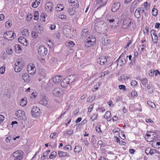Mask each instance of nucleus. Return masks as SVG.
Segmentation results:
<instances>
[{
    "instance_id": "nucleus-23",
    "label": "nucleus",
    "mask_w": 160,
    "mask_h": 160,
    "mask_svg": "<svg viewBox=\"0 0 160 160\" xmlns=\"http://www.w3.org/2000/svg\"><path fill=\"white\" fill-rule=\"evenodd\" d=\"M58 154L59 155L60 158H62L64 156L69 157L70 155H68L67 152H64L61 151H59L58 152Z\"/></svg>"
},
{
    "instance_id": "nucleus-41",
    "label": "nucleus",
    "mask_w": 160,
    "mask_h": 160,
    "mask_svg": "<svg viewBox=\"0 0 160 160\" xmlns=\"http://www.w3.org/2000/svg\"><path fill=\"white\" fill-rule=\"evenodd\" d=\"M98 117V115L97 114L93 113L91 117V120L93 121L97 118Z\"/></svg>"
},
{
    "instance_id": "nucleus-56",
    "label": "nucleus",
    "mask_w": 160,
    "mask_h": 160,
    "mask_svg": "<svg viewBox=\"0 0 160 160\" xmlns=\"http://www.w3.org/2000/svg\"><path fill=\"white\" fill-rule=\"evenodd\" d=\"M5 25H6V26L7 28H10L11 27V26H12V23H11L9 21H7L6 22V23H5Z\"/></svg>"
},
{
    "instance_id": "nucleus-34",
    "label": "nucleus",
    "mask_w": 160,
    "mask_h": 160,
    "mask_svg": "<svg viewBox=\"0 0 160 160\" xmlns=\"http://www.w3.org/2000/svg\"><path fill=\"white\" fill-rule=\"evenodd\" d=\"M64 7L61 4H58L56 8V10L57 11H60L64 9Z\"/></svg>"
},
{
    "instance_id": "nucleus-47",
    "label": "nucleus",
    "mask_w": 160,
    "mask_h": 160,
    "mask_svg": "<svg viewBox=\"0 0 160 160\" xmlns=\"http://www.w3.org/2000/svg\"><path fill=\"white\" fill-rule=\"evenodd\" d=\"M98 144L100 145L101 147L105 146V143L101 140H99L98 142Z\"/></svg>"
},
{
    "instance_id": "nucleus-1",
    "label": "nucleus",
    "mask_w": 160,
    "mask_h": 160,
    "mask_svg": "<svg viewBox=\"0 0 160 160\" xmlns=\"http://www.w3.org/2000/svg\"><path fill=\"white\" fill-rule=\"evenodd\" d=\"M23 157V152L21 151H17L13 153L11 158H13L14 160H21Z\"/></svg>"
},
{
    "instance_id": "nucleus-24",
    "label": "nucleus",
    "mask_w": 160,
    "mask_h": 160,
    "mask_svg": "<svg viewBox=\"0 0 160 160\" xmlns=\"http://www.w3.org/2000/svg\"><path fill=\"white\" fill-rule=\"evenodd\" d=\"M21 33L22 35L25 37H27L29 34V32L27 29L26 28H22L21 30Z\"/></svg>"
},
{
    "instance_id": "nucleus-63",
    "label": "nucleus",
    "mask_w": 160,
    "mask_h": 160,
    "mask_svg": "<svg viewBox=\"0 0 160 160\" xmlns=\"http://www.w3.org/2000/svg\"><path fill=\"white\" fill-rule=\"evenodd\" d=\"M4 118V117L3 115H0V123L3 122Z\"/></svg>"
},
{
    "instance_id": "nucleus-42",
    "label": "nucleus",
    "mask_w": 160,
    "mask_h": 160,
    "mask_svg": "<svg viewBox=\"0 0 160 160\" xmlns=\"http://www.w3.org/2000/svg\"><path fill=\"white\" fill-rule=\"evenodd\" d=\"M158 10L156 8H153L152 11V15L155 16H156L158 14Z\"/></svg>"
},
{
    "instance_id": "nucleus-10",
    "label": "nucleus",
    "mask_w": 160,
    "mask_h": 160,
    "mask_svg": "<svg viewBox=\"0 0 160 160\" xmlns=\"http://www.w3.org/2000/svg\"><path fill=\"white\" fill-rule=\"evenodd\" d=\"M39 102V104L43 106H47L48 104V101L47 98L44 95L41 96Z\"/></svg>"
},
{
    "instance_id": "nucleus-6",
    "label": "nucleus",
    "mask_w": 160,
    "mask_h": 160,
    "mask_svg": "<svg viewBox=\"0 0 160 160\" xmlns=\"http://www.w3.org/2000/svg\"><path fill=\"white\" fill-rule=\"evenodd\" d=\"M27 70L28 73L31 75H33L36 72V69L33 64L30 63L27 66Z\"/></svg>"
},
{
    "instance_id": "nucleus-54",
    "label": "nucleus",
    "mask_w": 160,
    "mask_h": 160,
    "mask_svg": "<svg viewBox=\"0 0 160 160\" xmlns=\"http://www.w3.org/2000/svg\"><path fill=\"white\" fill-rule=\"evenodd\" d=\"M150 149L151 148H147L146 149L145 152L147 155H148L150 154Z\"/></svg>"
},
{
    "instance_id": "nucleus-58",
    "label": "nucleus",
    "mask_w": 160,
    "mask_h": 160,
    "mask_svg": "<svg viewBox=\"0 0 160 160\" xmlns=\"http://www.w3.org/2000/svg\"><path fill=\"white\" fill-rule=\"evenodd\" d=\"M100 126L97 125L95 127L96 131L99 133L102 132L100 129Z\"/></svg>"
},
{
    "instance_id": "nucleus-59",
    "label": "nucleus",
    "mask_w": 160,
    "mask_h": 160,
    "mask_svg": "<svg viewBox=\"0 0 160 160\" xmlns=\"http://www.w3.org/2000/svg\"><path fill=\"white\" fill-rule=\"evenodd\" d=\"M137 92L135 91H132L131 92V96L132 97H135L137 96Z\"/></svg>"
},
{
    "instance_id": "nucleus-4",
    "label": "nucleus",
    "mask_w": 160,
    "mask_h": 160,
    "mask_svg": "<svg viewBox=\"0 0 160 160\" xmlns=\"http://www.w3.org/2000/svg\"><path fill=\"white\" fill-rule=\"evenodd\" d=\"M133 23L132 21L128 18H126L123 21L122 28L123 29L131 28V24Z\"/></svg>"
},
{
    "instance_id": "nucleus-53",
    "label": "nucleus",
    "mask_w": 160,
    "mask_h": 160,
    "mask_svg": "<svg viewBox=\"0 0 160 160\" xmlns=\"http://www.w3.org/2000/svg\"><path fill=\"white\" fill-rule=\"evenodd\" d=\"M64 150H65L66 149L68 150H71L72 149V147L71 145H66L64 148Z\"/></svg>"
},
{
    "instance_id": "nucleus-38",
    "label": "nucleus",
    "mask_w": 160,
    "mask_h": 160,
    "mask_svg": "<svg viewBox=\"0 0 160 160\" xmlns=\"http://www.w3.org/2000/svg\"><path fill=\"white\" fill-rule=\"evenodd\" d=\"M39 74L40 76L44 78L45 77L46 74L44 72V70L42 69H40L39 70Z\"/></svg>"
},
{
    "instance_id": "nucleus-3",
    "label": "nucleus",
    "mask_w": 160,
    "mask_h": 160,
    "mask_svg": "<svg viewBox=\"0 0 160 160\" xmlns=\"http://www.w3.org/2000/svg\"><path fill=\"white\" fill-rule=\"evenodd\" d=\"M14 36H15V34L12 31L7 32L4 33L3 35L4 38L8 40H12L14 38Z\"/></svg>"
},
{
    "instance_id": "nucleus-25",
    "label": "nucleus",
    "mask_w": 160,
    "mask_h": 160,
    "mask_svg": "<svg viewBox=\"0 0 160 160\" xmlns=\"http://www.w3.org/2000/svg\"><path fill=\"white\" fill-rule=\"evenodd\" d=\"M89 34L88 31L87 29H84L82 30L81 36L83 37H87Z\"/></svg>"
},
{
    "instance_id": "nucleus-52",
    "label": "nucleus",
    "mask_w": 160,
    "mask_h": 160,
    "mask_svg": "<svg viewBox=\"0 0 160 160\" xmlns=\"http://www.w3.org/2000/svg\"><path fill=\"white\" fill-rule=\"evenodd\" d=\"M146 47V45L145 44H144V43L142 44V45H141L142 48H141V50L140 51V52L142 53L144 52V48H145Z\"/></svg>"
},
{
    "instance_id": "nucleus-44",
    "label": "nucleus",
    "mask_w": 160,
    "mask_h": 160,
    "mask_svg": "<svg viewBox=\"0 0 160 160\" xmlns=\"http://www.w3.org/2000/svg\"><path fill=\"white\" fill-rule=\"evenodd\" d=\"M66 43H67V45L68 46H71V47H72L74 46V43L72 41H69L67 42H66ZM67 45V43H66Z\"/></svg>"
},
{
    "instance_id": "nucleus-14",
    "label": "nucleus",
    "mask_w": 160,
    "mask_h": 160,
    "mask_svg": "<svg viewBox=\"0 0 160 160\" xmlns=\"http://www.w3.org/2000/svg\"><path fill=\"white\" fill-rule=\"evenodd\" d=\"M120 4L119 2H116L114 3L112 6V11L113 12H115L117 11L119 8Z\"/></svg>"
},
{
    "instance_id": "nucleus-62",
    "label": "nucleus",
    "mask_w": 160,
    "mask_h": 160,
    "mask_svg": "<svg viewBox=\"0 0 160 160\" xmlns=\"http://www.w3.org/2000/svg\"><path fill=\"white\" fill-rule=\"evenodd\" d=\"M54 36L57 38H58L60 36V34L58 32H56L54 34Z\"/></svg>"
},
{
    "instance_id": "nucleus-11",
    "label": "nucleus",
    "mask_w": 160,
    "mask_h": 160,
    "mask_svg": "<svg viewBox=\"0 0 160 160\" xmlns=\"http://www.w3.org/2000/svg\"><path fill=\"white\" fill-rule=\"evenodd\" d=\"M62 89L59 88H54L52 91L53 96L55 97H60L62 92Z\"/></svg>"
},
{
    "instance_id": "nucleus-20",
    "label": "nucleus",
    "mask_w": 160,
    "mask_h": 160,
    "mask_svg": "<svg viewBox=\"0 0 160 160\" xmlns=\"http://www.w3.org/2000/svg\"><path fill=\"white\" fill-rule=\"evenodd\" d=\"M68 2L70 6H72L75 8L78 7L79 4L77 3V0H68Z\"/></svg>"
},
{
    "instance_id": "nucleus-9",
    "label": "nucleus",
    "mask_w": 160,
    "mask_h": 160,
    "mask_svg": "<svg viewBox=\"0 0 160 160\" xmlns=\"http://www.w3.org/2000/svg\"><path fill=\"white\" fill-rule=\"evenodd\" d=\"M15 115L21 119H25V112L22 110H19L16 111L15 112Z\"/></svg>"
},
{
    "instance_id": "nucleus-57",
    "label": "nucleus",
    "mask_w": 160,
    "mask_h": 160,
    "mask_svg": "<svg viewBox=\"0 0 160 160\" xmlns=\"http://www.w3.org/2000/svg\"><path fill=\"white\" fill-rule=\"evenodd\" d=\"M7 52L8 54H11L12 53V50L10 48H8L7 50Z\"/></svg>"
},
{
    "instance_id": "nucleus-48",
    "label": "nucleus",
    "mask_w": 160,
    "mask_h": 160,
    "mask_svg": "<svg viewBox=\"0 0 160 160\" xmlns=\"http://www.w3.org/2000/svg\"><path fill=\"white\" fill-rule=\"evenodd\" d=\"M58 134L56 132H54L51 133L50 136V137L52 139L54 138L57 136Z\"/></svg>"
},
{
    "instance_id": "nucleus-64",
    "label": "nucleus",
    "mask_w": 160,
    "mask_h": 160,
    "mask_svg": "<svg viewBox=\"0 0 160 160\" xmlns=\"http://www.w3.org/2000/svg\"><path fill=\"white\" fill-rule=\"evenodd\" d=\"M93 104L91 105L89 107V108L88 109V111L89 112H91L93 109Z\"/></svg>"
},
{
    "instance_id": "nucleus-30",
    "label": "nucleus",
    "mask_w": 160,
    "mask_h": 160,
    "mask_svg": "<svg viewBox=\"0 0 160 160\" xmlns=\"http://www.w3.org/2000/svg\"><path fill=\"white\" fill-rule=\"evenodd\" d=\"M146 87L148 89H151L150 91H149V92L152 93L153 92L154 90V88L152 86V84H151V82H149V84H147V86Z\"/></svg>"
},
{
    "instance_id": "nucleus-21",
    "label": "nucleus",
    "mask_w": 160,
    "mask_h": 160,
    "mask_svg": "<svg viewBox=\"0 0 160 160\" xmlns=\"http://www.w3.org/2000/svg\"><path fill=\"white\" fill-rule=\"evenodd\" d=\"M22 78L24 81L26 82H29L31 80L30 77L29 75L27 73H23L22 75Z\"/></svg>"
},
{
    "instance_id": "nucleus-43",
    "label": "nucleus",
    "mask_w": 160,
    "mask_h": 160,
    "mask_svg": "<svg viewBox=\"0 0 160 160\" xmlns=\"http://www.w3.org/2000/svg\"><path fill=\"white\" fill-rule=\"evenodd\" d=\"M140 1L139 0H135L132 4V5L133 7L136 8L137 5L139 3Z\"/></svg>"
},
{
    "instance_id": "nucleus-61",
    "label": "nucleus",
    "mask_w": 160,
    "mask_h": 160,
    "mask_svg": "<svg viewBox=\"0 0 160 160\" xmlns=\"http://www.w3.org/2000/svg\"><path fill=\"white\" fill-rule=\"evenodd\" d=\"M47 152H44L43 153V155L42 156H41V158H42V159H44L45 158H46L47 157Z\"/></svg>"
},
{
    "instance_id": "nucleus-35",
    "label": "nucleus",
    "mask_w": 160,
    "mask_h": 160,
    "mask_svg": "<svg viewBox=\"0 0 160 160\" xmlns=\"http://www.w3.org/2000/svg\"><path fill=\"white\" fill-rule=\"evenodd\" d=\"M40 0H37L32 4V7L33 8H36L40 3Z\"/></svg>"
},
{
    "instance_id": "nucleus-60",
    "label": "nucleus",
    "mask_w": 160,
    "mask_h": 160,
    "mask_svg": "<svg viewBox=\"0 0 160 160\" xmlns=\"http://www.w3.org/2000/svg\"><path fill=\"white\" fill-rule=\"evenodd\" d=\"M143 32L145 35H148V28H146L143 29Z\"/></svg>"
},
{
    "instance_id": "nucleus-13",
    "label": "nucleus",
    "mask_w": 160,
    "mask_h": 160,
    "mask_svg": "<svg viewBox=\"0 0 160 160\" xmlns=\"http://www.w3.org/2000/svg\"><path fill=\"white\" fill-rule=\"evenodd\" d=\"M22 65L20 61H17L15 63V71L17 72H20L22 69Z\"/></svg>"
},
{
    "instance_id": "nucleus-51",
    "label": "nucleus",
    "mask_w": 160,
    "mask_h": 160,
    "mask_svg": "<svg viewBox=\"0 0 160 160\" xmlns=\"http://www.w3.org/2000/svg\"><path fill=\"white\" fill-rule=\"evenodd\" d=\"M144 7L146 10H147L149 8L150 5L148 4L147 2H146L144 3Z\"/></svg>"
},
{
    "instance_id": "nucleus-19",
    "label": "nucleus",
    "mask_w": 160,
    "mask_h": 160,
    "mask_svg": "<svg viewBox=\"0 0 160 160\" xmlns=\"http://www.w3.org/2000/svg\"><path fill=\"white\" fill-rule=\"evenodd\" d=\"M61 76H57L52 78V81L54 83L58 84L61 82Z\"/></svg>"
},
{
    "instance_id": "nucleus-18",
    "label": "nucleus",
    "mask_w": 160,
    "mask_h": 160,
    "mask_svg": "<svg viewBox=\"0 0 160 160\" xmlns=\"http://www.w3.org/2000/svg\"><path fill=\"white\" fill-rule=\"evenodd\" d=\"M61 85L62 87L64 88L67 87L68 85H70L66 77L61 82Z\"/></svg>"
},
{
    "instance_id": "nucleus-45",
    "label": "nucleus",
    "mask_w": 160,
    "mask_h": 160,
    "mask_svg": "<svg viewBox=\"0 0 160 160\" xmlns=\"http://www.w3.org/2000/svg\"><path fill=\"white\" fill-rule=\"evenodd\" d=\"M57 155V153L56 151H53L51 153L50 156L49 158H53L56 156Z\"/></svg>"
},
{
    "instance_id": "nucleus-22",
    "label": "nucleus",
    "mask_w": 160,
    "mask_h": 160,
    "mask_svg": "<svg viewBox=\"0 0 160 160\" xmlns=\"http://www.w3.org/2000/svg\"><path fill=\"white\" fill-rule=\"evenodd\" d=\"M111 113L110 111H107L106 112L104 118L106 119L108 121H110L112 119V117L111 116Z\"/></svg>"
},
{
    "instance_id": "nucleus-12",
    "label": "nucleus",
    "mask_w": 160,
    "mask_h": 160,
    "mask_svg": "<svg viewBox=\"0 0 160 160\" xmlns=\"http://www.w3.org/2000/svg\"><path fill=\"white\" fill-rule=\"evenodd\" d=\"M107 61L106 57L104 56H101L97 59V62L101 65L105 64L106 63Z\"/></svg>"
},
{
    "instance_id": "nucleus-37",
    "label": "nucleus",
    "mask_w": 160,
    "mask_h": 160,
    "mask_svg": "<svg viewBox=\"0 0 160 160\" xmlns=\"http://www.w3.org/2000/svg\"><path fill=\"white\" fill-rule=\"evenodd\" d=\"M140 80L141 82V83L145 87L146 86V85L148 83V80L146 78H141L140 79Z\"/></svg>"
},
{
    "instance_id": "nucleus-55",
    "label": "nucleus",
    "mask_w": 160,
    "mask_h": 160,
    "mask_svg": "<svg viewBox=\"0 0 160 160\" xmlns=\"http://www.w3.org/2000/svg\"><path fill=\"white\" fill-rule=\"evenodd\" d=\"M5 70V67H2L0 68V73L2 74L4 72Z\"/></svg>"
},
{
    "instance_id": "nucleus-17",
    "label": "nucleus",
    "mask_w": 160,
    "mask_h": 160,
    "mask_svg": "<svg viewBox=\"0 0 160 160\" xmlns=\"http://www.w3.org/2000/svg\"><path fill=\"white\" fill-rule=\"evenodd\" d=\"M18 41L20 43L26 46H27L28 44L27 40L23 37H20L18 38Z\"/></svg>"
},
{
    "instance_id": "nucleus-5",
    "label": "nucleus",
    "mask_w": 160,
    "mask_h": 160,
    "mask_svg": "<svg viewBox=\"0 0 160 160\" xmlns=\"http://www.w3.org/2000/svg\"><path fill=\"white\" fill-rule=\"evenodd\" d=\"M38 53L41 56H45L48 53V49L44 46L41 45L38 48Z\"/></svg>"
},
{
    "instance_id": "nucleus-15",
    "label": "nucleus",
    "mask_w": 160,
    "mask_h": 160,
    "mask_svg": "<svg viewBox=\"0 0 160 160\" xmlns=\"http://www.w3.org/2000/svg\"><path fill=\"white\" fill-rule=\"evenodd\" d=\"M53 6V4L51 2H47L45 5L46 10L49 12H52Z\"/></svg>"
},
{
    "instance_id": "nucleus-16",
    "label": "nucleus",
    "mask_w": 160,
    "mask_h": 160,
    "mask_svg": "<svg viewBox=\"0 0 160 160\" xmlns=\"http://www.w3.org/2000/svg\"><path fill=\"white\" fill-rule=\"evenodd\" d=\"M105 0H97V4H99V5L98 6L97 9H100L102 7L104 6L107 2V0H106L104 1Z\"/></svg>"
},
{
    "instance_id": "nucleus-40",
    "label": "nucleus",
    "mask_w": 160,
    "mask_h": 160,
    "mask_svg": "<svg viewBox=\"0 0 160 160\" xmlns=\"http://www.w3.org/2000/svg\"><path fill=\"white\" fill-rule=\"evenodd\" d=\"M147 104L152 108H156V106L155 104L150 101H148Z\"/></svg>"
},
{
    "instance_id": "nucleus-7",
    "label": "nucleus",
    "mask_w": 160,
    "mask_h": 160,
    "mask_svg": "<svg viewBox=\"0 0 160 160\" xmlns=\"http://www.w3.org/2000/svg\"><path fill=\"white\" fill-rule=\"evenodd\" d=\"M77 76L76 75H71L66 77L70 85L74 83L77 80Z\"/></svg>"
},
{
    "instance_id": "nucleus-33",
    "label": "nucleus",
    "mask_w": 160,
    "mask_h": 160,
    "mask_svg": "<svg viewBox=\"0 0 160 160\" xmlns=\"http://www.w3.org/2000/svg\"><path fill=\"white\" fill-rule=\"evenodd\" d=\"M152 140H151L150 142L153 141V140L158 141L160 140V137H158V135L156 133H154L153 134L152 137Z\"/></svg>"
},
{
    "instance_id": "nucleus-29",
    "label": "nucleus",
    "mask_w": 160,
    "mask_h": 160,
    "mask_svg": "<svg viewBox=\"0 0 160 160\" xmlns=\"http://www.w3.org/2000/svg\"><path fill=\"white\" fill-rule=\"evenodd\" d=\"M140 8H138L137 9L134 13L135 16L137 18H140L141 16L140 12Z\"/></svg>"
},
{
    "instance_id": "nucleus-49",
    "label": "nucleus",
    "mask_w": 160,
    "mask_h": 160,
    "mask_svg": "<svg viewBox=\"0 0 160 160\" xmlns=\"http://www.w3.org/2000/svg\"><path fill=\"white\" fill-rule=\"evenodd\" d=\"M118 88L119 89L121 90H123L124 91H125L126 90V86L124 85H120L118 86Z\"/></svg>"
},
{
    "instance_id": "nucleus-32",
    "label": "nucleus",
    "mask_w": 160,
    "mask_h": 160,
    "mask_svg": "<svg viewBox=\"0 0 160 160\" xmlns=\"http://www.w3.org/2000/svg\"><path fill=\"white\" fill-rule=\"evenodd\" d=\"M82 147L80 146H77L75 147L74 152L76 153H78L81 151Z\"/></svg>"
},
{
    "instance_id": "nucleus-2",
    "label": "nucleus",
    "mask_w": 160,
    "mask_h": 160,
    "mask_svg": "<svg viewBox=\"0 0 160 160\" xmlns=\"http://www.w3.org/2000/svg\"><path fill=\"white\" fill-rule=\"evenodd\" d=\"M96 39L94 37L91 36L89 37L85 43V45L86 47H89L93 46L95 42Z\"/></svg>"
},
{
    "instance_id": "nucleus-26",
    "label": "nucleus",
    "mask_w": 160,
    "mask_h": 160,
    "mask_svg": "<svg viewBox=\"0 0 160 160\" xmlns=\"http://www.w3.org/2000/svg\"><path fill=\"white\" fill-rule=\"evenodd\" d=\"M107 21H108V24L110 25V27H111L112 28H116L117 26L116 25H114L113 26L112 25V23H113L115 22V19L114 18H112V19H107Z\"/></svg>"
},
{
    "instance_id": "nucleus-28",
    "label": "nucleus",
    "mask_w": 160,
    "mask_h": 160,
    "mask_svg": "<svg viewBox=\"0 0 160 160\" xmlns=\"http://www.w3.org/2000/svg\"><path fill=\"white\" fill-rule=\"evenodd\" d=\"M27 99L26 97H24L22 98L20 102V105L21 106H24L26 105L27 103L26 101Z\"/></svg>"
},
{
    "instance_id": "nucleus-39",
    "label": "nucleus",
    "mask_w": 160,
    "mask_h": 160,
    "mask_svg": "<svg viewBox=\"0 0 160 160\" xmlns=\"http://www.w3.org/2000/svg\"><path fill=\"white\" fill-rule=\"evenodd\" d=\"M130 77L129 75L128 74H122L121 75V78H123V80H127Z\"/></svg>"
},
{
    "instance_id": "nucleus-46",
    "label": "nucleus",
    "mask_w": 160,
    "mask_h": 160,
    "mask_svg": "<svg viewBox=\"0 0 160 160\" xmlns=\"http://www.w3.org/2000/svg\"><path fill=\"white\" fill-rule=\"evenodd\" d=\"M38 11H35L34 13V17L35 20H38Z\"/></svg>"
},
{
    "instance_id": "nucleus-50",
    "label": "nucleus",
    "mask_w": 160,
    "mask_h": 160,
    "mask_svg": "<svg viewBox=\"0 0 160 160\" xmlns=\"http://www.w3.org/2000/svg\"><path fill=\"white\" fill-rule=\"evenodd\" d=\"M32 34L33 38H36L38 36V33L36 32L33 31L32 32Z\"/></svg>"
},
{
    "instance_id": "nucleus-27",
    "label": "nucleus",
    "mask_w": 160,
    "mask_h": 160,
    "mask_svg": "<svg viewBox=\"0 0 160 160\" xmlns=\"http://www.w3.org/2000/svg\"><path fill=\"white\" fill-rule=\"evenodd\" d=\"M14 48L16 53H19L21 51L22 46L21 45L16 44Z\"/></svg>"
},
{
    "instance_id": "nucleus-31",
    "label": "nucleus",
    "mask_w": 160,
    "mask_h": 160,
    "mask_svg": "<svg viewBox=\"0 0 160 160\" xmlns=\"http://www.w3.org/2000/svg\"><path fill=\"white\" fill-rule=\"evenodd\" d=\"M110 42L109 40H108L107 37L102 38V43L103 44L107 45Z\"/></svg>"
},
{
    "instance_id": "nucleus-8",
    "label": "nucleus",
    "mask_w": 160,
    "mask_h": 160,
    "mask_svg": "<svg viewBox=\"0 0 160 160\" xmlns=\"http://www.w3.org/2000/svg\"><path fill=\"white\" fill-rule=\"evenodd\" d=\"M40 109L37 107L33 108L31 111L32 116L34 118H36L39 116L40 113Z\"/></svg>"
},
{
    "instance_id": "nucleus-36",
    "label": "nucleus",
    "mask_w": 160,
    "mask_h": 160,
    "mask_svg": "<svg viewBox=\"0 0 160 160\" xmlns=\"http://www.w3.org/2000/svg\"><path fill=\"white\" fill-rule=\"evenodd\" d=\"M68 12L70 15L73 16L75 13V9L72 8H68Z\"/></svg>"
}]
</instances>
